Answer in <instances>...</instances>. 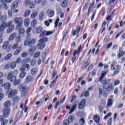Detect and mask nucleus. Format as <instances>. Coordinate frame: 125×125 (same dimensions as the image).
I'll return each instance as SVG.
<instances>
[{
    "label": "nucleus",
    "mask_w": 125,
    "mask_h": 125,
    "mask_svg": "<svg viewBox=\"0 0 125 125\" xmlns=\"http://www.w3.org/2000/svg\"><path fill=\"white\" fill-rule=\"evenodd\" d=\"M106 75H107V72L103 71L99 80L100 82H101V83H102L103 85V88L106 89L107 92H110V91L114 90V86L113 85V83H111L110 79H103Z\"/></svg>",
    "instance_id": "obj_1"
},
{
    "label": "nucleus",
    "mask_w": 125,
    "mask_h": 125,
    "mask_svg": "<svg viewBox=\"0 0 125 125\" xmlns=\"http://www.w3.org/2000/svg\"><path fill=\"white\" fill-rule=\"evenodd\" d=\"M37 42V40L35 38H27L26 39L24 42V46H28L30 47L32 45H34L35 43Z\"/></svg>",
    "instance_id": "obj_2"
},
{
    "label": "nucleus",
    "mask_w": 125,
    "mask_h": 125,
    "mask_svg": "<svg viewBox=\"0 0 125 125\" xmlns=\"http://www.w3.org/2000/svg\"><path fill=\"white\" fill-rule=\"evenodd\" d=\"M14 22L17 24L16 28H21L23 26V19L22 18H15Z\"/></svg>",
    "instance_id": "obj_3"
},
{
    "label": "nucleus",
    "mask_w": 125,
    "mask_h": 125,
    "mask_svg": "<svg viewBox=\"0 0 125 125\" xmlns=\"http://www.w3.org/2000/svg\"><path fill=\"white\" fill-rule=\"evenodd\" d=\"M2 113L4 117L8 118V116H9L10 114V108L4 107L2 110Z\"/></svg>",
    "instance_id": "obj_4"
},
{
    "label": "nucleus",
    "mask_w": 125,
    "mask_h": 125,
    "mask_svg": "<svg viewBox=\"0 0 125 125\" xmlns=\"http://www.w3.org/2000/svg\"><path fill=\"white\" fill-rule=\"evenodd\" d=\"M7 26L9 28L7 30V33L9 34L12 32L13 30H14V25H12V21H9L7 23Z\"/></svg>",
    "instance_id": "obj_5"
},
{
    "label": "nucleus",
    "mask_w": 125,
    "mask_h": 125,
    "mask_svg": "<svg viewBox=\"0 0 125 125\" xmlns=\"http://www.w3.org/2000/svg\"><path fill=\"white\" fill-rule=\"evenodd\" d=\"M53 32L52 31H46L45 30H43L40 35L39 38H42V37L50 36V35H52Z\"/></svg>",
    "instance_id": "obj_6"
},
{
    "label": "nucleus",
    "mask_w": 125,
    "mask_h": 125,
    "mask_svg": "<svg viewBox=\"0 0 125 125\" xmlns=\"http://www.w3.org/2000/svg\"><path fill=\"white\" fill-rule=\"evenodd\" d=\"M12 75H13V73L10 72L9 73L8 75V80L9 81H10V82H15L16 80V76H13Z\"/></svg>",
    "instance_id": "obj_7"
},
{
    "label": "nucleus",
    "mask_w": 125,
    "mask_h": 125,
    "mask_svg": "<svg viewBox=\"0 0 125 125\" xmlns=\"http://www.w3.org/2000/svg\"><path fill=\"white\" fill-rule=\"evenodd\" d=\"M119 53L118 54L117 58H121V57L124 56L125 54V51L123 50V48L122 47H119Z\"/></svg>",
    "instance_id": "obj_8"
},
{
    "label": "nucleus",
    "mask_w": 125,
    "mask_h": 125,
    "mask_svg": "<svg viewBox=\"0 0 125 125\" xmlns=\"http://www.w3.org/2000/svg\"><path fill=\"white\" fill-rule=\"evenodd\" d=\"M36 50H37V48L36 46H33L28 49V52L31 56H33L35 54Z\"/></svg>",
    "instance_id": "obj_9"
},
{
    "label": "nucleus",
    "mask_w": 125,
    "mask_h": 125,
    "mask_svg": "<svg viewBox=\"0 0 125 125\" xmlns=\"http://www.w3.org/2000/svg\"><path fill=\"white\" fill-rule=\"evenodd\" d=\"M81 26H77L76 27V31L74 30L72 31V35L75 36H76V34H77V37H79L78 35H79V33H80V31H81Z\"/></svg>",
    "instance_id": "obj_10"
},
{
    "label": "nucleus",
    "mask_w": 125,
    "mask_h": 125,
    "mask_svg": "<svg viewBox=\"0 0 125 125\" xmlns=\"http://www.w3.org/2000/svg\"><path fill=\"white\" fill-rule=\"evenodd\" d=\"M6 27V23L3 22L1 25L0 26V34H1V37L2 36V34H3V31L5 27Z\"/></svg>",
    "instance_id": "obj_11"
},
{
    "label": "nucleus",
    "mask_w": 125,
    "mask_h": 125,
    "mask_svg": "<svg viewBox=\"0 0 125 125\" xmlns=\"http://www.w3.org/2000/svg\"><path fill=\"white\" fill-rule=\"evenodd\" d=\"M17 94V90H12L8 94L9 98H12L13 96H15Z\"/></svg>",
    "instance_id": "obj_12"
},
{
    "label": "nucleus",
    "mask_w": 125,
    "mask_h": 125,
    "mask_svg": "<svg viewBox=\"0 0 125 125\" xmlns=\"http://www.w3.org/2000/svg\"><path fill=\"white\" fill-rule=\"evenodd\" d=\"M44 46H45V43L42 42H40L37 45V47L40 50H42L44 48Z\"/></svg>",
    "instance_id": "obj_13"
},
{
    "label": "nucleus",
    "mask_w": 125,
    "mask_h": 125,
    "mask_svg": "<svg viewBox=\"0 0 125 125\" xmlns=\"http://www.w3.org/2000/svg\"><path fill=\"white\" fill-rule=\"evenodd\" d=\"M85 104V100L84 99H83L81 101L80 103L79 104L78 108L79 109H83L84 107V104Z\"/></svg>",
    "instance_id": "obj_14"
},
{
    "label": "nucleus",
    "mask_w": 125,
    "mask_h": 125,
    "mask_svg": "<svg viewBox=\"0 0 125 125\" xmlns=\"http://www.w3.org/2000/svg\"><path fill=\"white\" fill-rule=\"evenodd\" d=\"M38 72H39V70L36 68H32L30 70V73L32 76H36L38 74Z\"/></svg>",
    "instance_id": "obj_15"
},
{
    "label": "nucleus",
    "mask_w": 125,
    "mask_h": 125,
    "mask_svg": "<svg viewBox=\"0 0 125 125\" xmlns=\"http://www.w3.org/2000/svg\"><path fill=\"white\" fill-rule=\"evenodd\" d=\"M47 13L48 15V17L51 18L54 16V11L52 10L48 9L47 10Z\"/></svg>",
    "instance_id": "obj_16"
},
{
    "label": "nucleus",
    "mask_w": 125,
    "mask_h": 125,
    "mask_svg": "<svg viewBox=\"0 0 125 125\" xmlns=\"http://www.w3.org/2000/svg\"><path fill=\"white\" fill-rule=\"evenodd\" d=\"M90 63V61H87L86 62H85L82 66V70H84V69H86V67H87Z\"/></svg>",
    "instance_id": "obj_17"
},
{
    "label": "nucleus",
    "mask_w": 125,
    "mask_h": 125,
    "mask_svg": "<svg viewBox=\"0 0 125 125\" xmlns=\"http://www.w3.org/2000/svg\"><path fill=\"white\" fill-rule=\"evenodd\" d=\"M17 36V33H13L9 38V41H13L16 38Z\"/></svg>",
    "instance_id": "obj_18"
},
{
    "label": "nucleus",
    "mask_w": 125,
    "mask_h": 125,
    "mask_svg": "<svg viewBox=\"0 0 125 125\" xmlns=\"http://www.w3.org/2000/svg\"><path fill=\"white\" fill-rule=\"evenodd\" d=\"M93 120L94 122L96 123V124H99V122H100V117H99V116L95 115V116H94Z\"/></svg>",
    "instance_id": "obj_19"
},
{
    "label": "nucleus",
    "mask_w": 125,
    "mask_h": 125,
    "mask_svg": "<svg viewBox=\"0 0 125 125\" xmlns=\"http://www.w3.org/2000/svg\"><path fill=\"white\" fill-rule=\"evenodd\" d=\"M44 18V11H41L40 12L39 14V20L41 21L43 20V19Z\"/></svg>",
    "instance_id": "obj_20"
},
{
    "label": "nucleus",
    "mask_w": 125,
    "mask_h": 125,
    "mask_svg": "<svg viewBox=\"0 0 125 125\" xmlns=\"http://www.w3.org/2000/svg\"><path fill=\"white\" fill-rule=\"evenodd\" d=\"M18 6V2H14L12 4L11 9L12 10H15Z\"/></svg>",
    "instance_id": "obj_21"
},
{
    "label": "nucleus",
    "mask_w": 125,
    "mask_h": 125,
    "mask_svg": "<svg viewBox=\"0 0 125 125\" xmlns=\"http://www.w3.org/2000/svg\"><path fill=\"white\" fill-rule=\"evenodd\" d=\"M24 25L25 27H28L30 25V19L26 18L24 21Z\"/></svg>",
    "instance_id": "obj_22"
},
{
    "label": "nucleus",
    "mask_w": 125,
    "mask_h": 125,
    "mask_svg": "<svg viewBox=\"0 0 125 125\" xmlns=\"http://www.w3.org/2000/svg\"><path fill=\"white\" fill-rule=\"evenodd\" d=\"M4 108H9L11 106V102L9 101H6L4 104Z\"/></svg>",
    "instance_id": "obj_23"
},
{
    "label": "nucleus",
    "mask_w": 125,
    "mask_h": 125,
    "mask_svg": "<svg viewBox=\"0 0 125 125\" xmlns=\"http://www.w3.org/2000/svg\"><path fill=\"white\" fill-rule=\"evenodd\" d=\"M34 78H33V76L29 75L26 77V83H31V82L33 81Z\"/></svg>",
    "instance_id": "obj_24"
},
{
    "label": "nucleus",
    "mask_w": 125,
    "mask_h": 125,
    "mask_svg": "<svg viewBox=\"0 0 125 125\" xmlns=\"http://www.w3.org/2000/svg\"><path fill=\"white\" fill-rule=\"evenodd\" d=\"M120 71H121V65H117L116 70L114 71V75L119 74Z\"/></svg>",
    "instance_id": "obj_25"
},
{
    "label": "nucleus",
    "mask_w": 125,
    "mask_h": 125,
    "mask_svg": "<svg viewBox=\"0 0 125 125\" xmlns=\"http://www.w3.org/2000/svg\"><path fill=\"white\" fill-rule=\"evenodd\" d=\"M21 27H17V29L19 30V35H23L24 33H25V29L24 28Z\"/></svg>",
    "instance_id": "obj_26"
},
{
    "label": "nucleus",
    "mask_w": 125,
    "mask_h": 125,
    "mask_svg": "<svg viewBox=\"0 0 125 125\" xmlns=\"http://www.w3.org/2000/svg\"><path fill=\"white\" fill-rule=\"evenodd\" d=\"M77 50H75L73 54V57L71 59L72 63H75V61H76V59L77 58L76 55L77 54Z\"/></svg>",
    "instance_id": "obj_27"
},
{
    "label": "nucleus",
    "mask_w": 125,
    "mask_h": 125,
    "mask_svg": "<svg viewBox=\"0 0 125 125\" xmlns=\"http://www.w3.org/2000/svg\"><path fill=\"white\" fill-rule=\"evenodd\" d=\"M38 14L39 13L38 12H33L30 15V18H31V19H34V18H36V17H38Z\"/></svg>",
    "instance_id": "obj_28"
},
{
    "label": "nucleus",
    "mask_w": 125,
    "mask_h": 125,
    "mask_svg": "<svg viewBox=\"0 0 125 125\" xmlns=\"http://www.w3.org/2000/svg\"><path fill=\"white\" fill-rule=\"evenodd\" d=\"M9 46V43L8 42H5L3 43V45H2V48L3 49H6Z\"/></svg>",
    "instance_id": "obj_29"
},
{
    "label": "nucleus",
    "mask_w": 125,
    "mask_h": 125,
    "mask_svg": "<svg viewBox=\"0 0 125 125\" xmlns=\"http://www.w3.org/2000/svg\"><path fill=\"white\" fill-rule=\"evenodd\" d=\"M48 42V38L47 37H44L43 38L39 40V42Z\"/></svg>",
    "instance_id": "obj_30"
},
{
    "label": "nucleus",
    "mask_w": 125,
    "mask_h": 125,
    "mask_svg": "<svg viewBox=\"0 0 125 125\" xmlns=\"http://www.w3.org/2000/svg\"><path fill=\"white\" fill-rule=\"evenodd\" d=\"M58 76L59 75H57L56 77V79L55 80L53 81L50 84V88H51L52 87H53V86H54V83H56V80H57L58 79Z\"/></svg>",
    "instance_id": "obj_31"
},
{
    "label": "nucleus",
    "mask_w": 125,
    "mask_h": 125,
    "mask_svg": "<svg viewBox=\"0 0 125 125\" xmlns=\"http://www.w3.org/2000/svg\"><path fill=\"white\" fill-rule=\"evenodd\" d=\"M20 89L21 92H27V86L26 85H22L21 86Z\"/></svg>",
    "instance_id": "obj_32"
},
{
    "label": "nucleus",
    "mask_w": 125,
    "mask_h": 125,
    "mask_svg": "<svg viewBox=\"0 0 125 125\" xmlns=\"http://www.w3.org/2000/svg\"><path fill=\"white\" fill-rule=\"evenodd\" d=\"M67 4H68V0H64L62 2V7H66L67 6Z\"/></svg>",
    "instance_id": "obj_33"
},
{
    "label": "nucleus",
    "mask_w": 125,
    "mask_h": 125,
    "mask_svg": "<svg viewBox=\"0 0 125 125\" xmlns=\"http://www.w3.org/2000/svg\"><path fill=\"white\" fill-rule=\"evenodd\" d=\"M26 72H21L19 75L20 79H24L26 76Z\"/></svg>",
    "instance_id": "obj_34"
},
{
    "label": "nucleus",
    "mask_w": 125,
    "mask_h": 125,
    "mask_svg": "<svg viewBox=\"0 0 125 125\" xmlns=\"http://www.w3.org/2000/svg\"><path fill=\"white\" fill-rule=\"evenodd\" d=\"M21 49H22V47H19L17 50L14 53V55H18L19 53H20V51H21Z\"/></svg>",
    "instance_id": "obj_35"
},
{
    "label": "nucleus",
    "mask_w": 125,
    "mask_h": 125,
    "mask_svg": "<svg viewBox=\"0 0 125 125\" xmlns=\"http://www.w3.org/2000/svg\"><path fill=\"white\" fill-rule=\"evenodd\" d=\"M30 13H31V11H30V10H28L27 11H26L24 14H23L24 17H28V16L30 15Z\"/></svg>",
    "instance_id": "obj_36"
},
{
    "label": "nucleus",
    "mask_w": 125,
    "mask_h": 125,
    "mask_svg": "<svg viewBox=\"0 0 125 125\" xmlns=\"http://www.w3.org/2000/svg\"><path fill=\"white\" fill-rule=\"evenodd\" d=\"M10 67H11L12 69H15L16 67V62H11V64H10Z\"/></svg>",
    "instance_id": "obj_37"
},
{
    "label": "nucleus",
    "mask_w": 125,
    "mask_h": 125,
    "mask_svg": "<svg viewBox=\"0 0 125 125\" xmlns=\"http://www.w3.org/2000/svg\"><path fill=\"white\" fill-rule=\"evenodd\" d=\"M113 104V99H109L107 102V106L108 107H111V105Z\"/></svg>",
    "instance_id": "obj_38"
},
{
    "label": "nucleus",
    "mask_w": 125,
    "mask_h": 125,
    "mask_svg": "<svg viewBox=\"0 0 125 125\" xmlns=\"http://www.w3.org/2000/svg\"><path fill=\"white\" fill-rule=\"evenodd\" d=\"M76 108H77V105L75 104L73 105L72 107V108L69 112V114H72L73 112L76 110Z\"/></svg>",
    "instance_id": "obj_39"
},
{
    "label": "nucleus",
    "mask_w": 125,
    "mask_h": 125,
    "mask_svg": "<svg viewBox=\"0 0 125 125\" xmlns=\"http://www.w3.org/2000/svg\"><path fill=\"white\" fill-rule=\"evenodd\" d=\"M93 5H94V2H93L90 5L89 7L88 8V11L87 14L88 16H89V13L90 12V11L91 10L92 7H93Z\"/></svg>",
    "instance_id": "obj_40"
},
{
    "label": "nucleus",
    "mask_w": 125,
    "mask_h": 125,
    "mask_svg": "<svg viewBox=\"0 0 125 125\" xmlns=\"http://www.w3.org/2000/svg\"><path fill=\"white\" fill-rule=\"evenodd\" d=\"M85 123V121H84V119L83 118H81L80 120H79V124L80 125H84Z\"/></svg>",
    "instance_id": "obj_41"
},
{
    "label": "nucleus",
    "mask_w": 125,
    "mask_h": 125,
    "mask_svg": "<svg viewBox=\"0 0 125 125\" xmlns=\"http://www.w3.org/2000/svg\"><path fill=\"white\" fill-rule=\"evenodd\" d=\"M42 26H39L36 29V32L37 34H40V33H42Z\"/></svg>",
    "instance_id": "obj_42"
},
{
    "label": "nucleus",
    "mask_w": 125,
    "mask_h": 125,
    "mask_svg": "<svg viewBox=\"0 0 125 125\" xmlns=\"http://www.w3.org/2000/svg\"><path fill=\"white\" fill-rule=\"evenodd\" d=\"M35 25H37V20H33L31 22V26L32 27H35Z\"/></svg>",
    "instance_id": "obj_43"
},
{
    "label": "nucleus",
    "mask_w": 125,
    "mask_h": 125,
    "mask_svg": "<svg viewBox=\"0 0 125 125\" xmlns=\"http://www.w3.org/2000/svg\"><path fill=\"white\" fill-rule=\"evenodd\" d=\"M29 8L30 9H33V8H35V6H36V4L34 3L33 2H32L30 3L29 5Z\"/></svg>",
    "instance_id": "obj_44"
},
{
    "label": "nucleus",
    "mask_w": 125,
    "mask_h": 125,
    "mask_svg": "<svg viewBox=\"0 0 125 125\" xmlns=\"http://www.w3.org/2000/svg\"><path fill=\"white\" fill-rule=\"evenodd\" d=\"M52 22V20H49L48 21H45V25L47 26V27H49V23H51Z\"/></svg>",
    "instance_id": "obj_45"
},
{
    "label": "nucleus",
    "mask_w": 125,
    "mask_h": 125,
    "mask_svg": "<svg viewBox=\"0 0 125 125\" xmlns=\"http://www.w3.org/2000/svg\"><path fill=\"white\" fill-rule=\"evenodd\" d=\"M11 84L9 83H6L4 84V88L5 89H9V88H10V86H11Z\"/></svg>",
    "instance_id": "obj_46"
},
{
    "label": "nucleus",
    "mask_w": 125,
    "mask_h": 125,
    "mask_svg": "<svg viewBox=\"0 0 125 125\" xmlns=\"http://www.w3.org/2000/svg\"><path fill=\"white\" fill-rule=\"evenodd\" d=\"M16 41L18 43L20 42H21V36L18 35L17 37L16 38Z\"/></svg>",
    "instance_id": "obj_47"
},
{
    "label": "nucleus",
    "mask_w": 125,
    "mask_h": 125,
    "mask_svg": "<svg viewBox=\"0 0 125 125\" xmlns=\"http://www.w3.org/2000/svg\"><path fill=\"white\" fill-rule=\"evenodd\" d=\"M12 56V54H8V55H7L5 58V60H9V59H10L11 58Z\"/></svg>",
    "instance_id": "obj_48"
},
{
    "label": "nucleus",
    "mask_w": 125,
    "mask_h": 125,
    "mask_svg": "<svg viewBox=\"0 0 125 125\" xmlns=\"http://www.w3.org/2000/svg\"><path fill=\"white\" fill-rule=\"evenodd\" d=\"M2 7L4 8V9H7L8 8V6H7V4L6 3L3 2L1 3Z\"/></svg>",
    "instance_id": "obj_49"
},
{
    "label": "nucleus",
    "mask_w": 125,
    "mask_h": 125,
    "mask_svg": "<svg viewBox=\"0 0 125 125\" xmlns=\"http://www.w3.org/2000/svg\"><path fill=\"white\" fill-rule=\"evenodd\" d=\"M10 68V63H7L4 66V70H8Z\"/></svg>",
    "instance_id": "obj_50"
},
{
    "label": "nucleus",
    "mask_w": 125,
    "mask_h": 125,
    "mask_svg": "<svg viewBox=\"0 0 125 125\" xmlns=\"http://www.w3.org/2000/svg\"><path fill=\"white\" fill-rule=\"evenodd\" d=\"M32 32V27H29L27 28L26 30V34H30V33Z\"/></svg>",
    "instance_id": "obj_51"
},
{
    "label": "nucleus",
    "mask_w": 125,
    "mask_h": 125,
    "mask_svg": "<svg viewBox=\"0 0 125 125\" xmlns=\"http://www.w3.org/2000/svg\"><path fill=\"white\" fill-rule=\"evenodd\" d=\"M115 63H116L115 61H113L111 62V65H110L111 70H115V69H116L115 68V67H114V65H115Z\"/></svg>",
    "instance_id": "obj_52"
},
{
    "label": "nucleus",
    "mask_w": 125,
    "mask_h": 125,
    "mask_svg": "<svg viewBox=\"0 0 125 125\" xmlns=\"http://www.w3.org/2000/svg\"><path fill=\"white\" fill-rule=\"evenodd\" d=\"M120 84V81L118 80H115L114 81V85L115 86Z\"/></svg>",
    "instance_id": "obj_53"
},
{
    "label": "nucleus",
    "mask_w": 125,
    "mask_h": 125,
    "mask_svg": "<svg viewBox=\"0 0 125 125\" xmlns=\"http://www.w3.org/2000/svg\"><path fill=\"white\" fill-rule=\"evenodd\" d=\"M20 71L21 72H26V68L25 67V66H24V65H22L20 69Z\"/></svg>",
    "instance_id": "obj_54"
},
{
    "label": "nucleus",
    "mask_w": 125,
    "mask_h": 125,
    "mask_svg": "<svg viewBox=\"0 0 125 125\" xmlns=\"http://www.w3.org/2000/svg\"><path fill=\"white\" fill-rule=\"evenodd\" d=\"M28 56V53L27 52H23L21 55V57L22 58H26Z\"/></svg>",
    "instance_id": "obj_55"
},
{
    "label": "nucleus",
    "mask_w": 125,
    "mask_h": 125,
    "mask_svg": "<svg viewBox=\"0 0 125 125\" xmlns=\"http://www.w3.org/2000/svg\"><path fill=\"white\" fill-rule=\"evenodd\" d=\"M31 2V0H25L24 5H29Z\"/></svg>",
    "instance_id": "obj_56"
},
{
    "label": "nucleus",
    "mask_w": 125,
    "mask_h": 125,
    "mask_svg": "<svg viewBox=\"0 0 125 125\" xmlns=\"http://www.w3.org/2000/svg\"><path fill=\"white\" fill-rule=\"evenodd\" d=\"M70 124V122L68 120H65L63 122V125H69Z\"/></svg>",
    "instance_id": "obj_57"
},
{
    "label": "nucleus",
    "mask_w": 125,
    "mask_h": 125,
    "mask_svg": "<svg viewBox=\"0 0 125 125\" xmlns=\"http://www.w3.org/2000/svg\"><path fill=\"white\" fill-rule=\"evenodd\" d=\"M7 19V17L6 16H3L2 17L0 18L1 21H5Z\"/></svg>",
    "instance_id": "obj_58"
},
{
    "label": "nucleus",
    "mask_w": 125,
    "mask_h": 125,
    "mask_svg": "<svg viewBox=\"0 0 125 125\" xmlns=\"http://www.w3.org/2000/svg\"><path fill=\"white\" fill-rule=\"evenodd\" d=\"M74 119H75L74 115H71L68 117V120H70V122H73V121H74Z\"/></svg>",
    "instance_id": "obj_59"
},
{
    "label": "nucleus",
    "mask_w": 125,
    "mask_h": 125,
    "mask_svg": "<svg viewBox=\"0 0 125 125\" xmlns=\"http://www.w3.org/2000/svg\"><path fill=\"white\" fill-rule=\"evenodd\" d=\"M109 39H110V36H106L104 40V42H107L109 41Z\"/></svg>",
    "instance_id": "obj_60"
},
{
    "label": "nucleus",
    "mask_w": 125,
    "mask_h": 125,
    "mask_svg": "<svg viewBox=\"0 0 125 125\" xmlns=\"http://www.w3.org/2000/svg\"><path fill=\"white\" fill-rule=\"evenodd\" d=\"M16 64H19L20 62H21V58L18 57L16 60Z\"/></svg>",
    "instance_id": "obj_61"
},
{
    "label": "nucleus",
    "mask_w": 125,
    "mask_h": 125,
    "mask_svg": "<svg viewBox=\"0 0 125 125\" xmlns=\"http://www.w3.org/2000/svg\"><path fill=\"white\" fill-rule=\"evenodd\" d=\"M59 19L58 18L55 21V28H57V25H58V22H59Z\"/></svg>",
    "instance_id": "obj_62"
},
{
    "label": "nucleus",
    "mask_w": 125,
    "mask_h": 125,
    "mask_svg": "<svg viewBox=\"0 0 125 125\" xmlns=\"http://www.w3.org/2000/svg\"><path fill=\"white\" fill-rule=\"evenodd\" d=\"M7 123H8V120H4V121H2L1 125H7Z\"/></svg>",
    "instance_id": "obj_63"
},
{
    "label": "nucleus",
    "mask_w": 125,
    "mask_h": 125,
    "mask_svg": "<svg viewBox=\"0 0 125 125\" xmlns=\"http://www.w3.org/2000/svg\"><path fill=\"white\" fill-rule=\"evenodd\" d=\"M35 64H36V60L33 59L31 61V62H30V65L31 66H34Z\"/></svg>",
    "instance_id": "obj_64"
}]
</instances>
